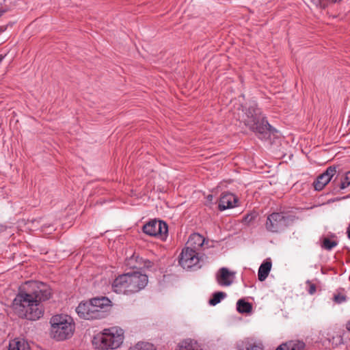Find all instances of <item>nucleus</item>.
<instances>
[{"label":"nucleus","mask_w":350,"mask_h":350,"mask_svg":"<svg viewBox=\"0 0 350 350\" xmlns=\"http://www.w3.org/2000/svg\"><path fill=\"white\" fill-rule=\"evenodd\" d=\"M123 339L122 334H115L111 329H105L104 332L94 337L92 342L96 349L102 350L115 349L120 346Z\"/></svg>","instance_id":"423d86ee"},{"label":"nucleus","mask_w":350,"mask_h":350,"mask_svg":"<svg viewBox=\"0 0 350 350\" xmlns=\"http://www.w3.org/2000/svg\"><path fill=\"white\" fill-rule=\"evenodd\" d=\"M212 198H213V196H212V195H208V200H212Z\"/></svg>","instance_id":"e433bc0d"},{"label":"nucleus","mask_w":350,"mask_h":350,"mask_svg":"<svg viewBox=\"0 0 350 350\" xmlns=\"http://www.w3.org/2000/svg\"><path fill=\"white\" fill-rule=\"evenodd\" d=\"M197 233L191 234L178 257V265L186 271H193L197 265V247L194 239Z\"/></svg>","instance_id":"39448f33"},{"label":"nucleus","mask_w":350,"mask_h":350,"mask_svg":"<svg viewBox=\"0 0 350 350\" xmlns=\"http://www.w3.org/2000/svg\"><path fill=\"white\" fill-rule=\"evenodd\" d=\"M11 308L19 318L29 321L38 320L44 312L42 304L36 301V295H31L28 291L21 288L12 301Z\"/></svg>","instance_id":"f257e3e1"},{"label":"nucleus","mask_w":350,"mask_h":350,"mask_svg":"<svg viewBox=\"0 0 350 350\" xmlns=\"http://www.w3.org/2000/svg\"><path fill=\"white\" fill-rule=\"evenodd\" d=\"M8 25L0 26V33L3 32L4 31H5L7 29Z\"/></svg>","instance_id":"7c9ffc66"},{"label":"nucleus","mask_w":350,"mask_h":350,"mask_svg":"<svg viewBox=\"0 0 350 350\" xmlns=\"http://www.w3.org/2000/svg\"><path fill=\"white\" fill-rule=\"evenodd\" d=\"M239 198L231 193H223L220 198L219 209L224 211L238 206Z\"/></svg>","instance_id":"ddd939ff"},{"label":"nucleus","mask_w":350,"mask_h":350,"mask_svg":"<svg viewBox=\"0 0 350 350\" xmlns=\"http://www.w3.org/2000/svg\"><path fill=\"white\" fill-rule=\"evenodd\" d=\"M247 350H262L260 346L252 345L247 349Z\"/></svg>","instance_id":"c85d7f7f"},{"label":"nucleus","mask_w":350,"mask_h":350,"mask_svg":"<svg viewBox=\"0 0 350 350\" xmlns=\"http://www.w3.org/2000/svg\"><path fill=\"white\" fill-rule=\"evenodd\" d=\"M334 300L337 304H341L346 301V297L342 295H334Z\"/></svg>","instance_id":"bb28decb"},{"label":"nucleus","mask_w":350,"mask_h":350,"mask_svg":"<svg viewBox=\"0 0 350 350\" xmlns=\"http://www.w3.org/2000/svg\"><path fill=\"white\" fill-rule=\"evenodd\" d=\"M135 347H138V350H156L153 345L149 342H138L135 345Z\"/></svg>","instance_id":"5701e85b"},{"label":"nucleus","mask_w":350,"mask_h":350,"mask_svg":"<svg viewBox=\"0 0 350 350\" xmlns=\"http://www.w3.org/2000/svg\"><path fill=\"white\" fill-rule=\"evenodd\" d=\"M8 350H31L29 342L24 338H16L9 343Z\"/></svg>","instance_id":"f3484780"},{"label":"nucleus","mask_w":350,"mask_h":350,"mask_svg":"<svg viewBox=\"0 0 350 350\" xmlns=\"http://www.w3.org/2000/svg\"><path fill=\"white\" fill-rule=\"evenodd\" d=\"M226 296V294L224 292H216L213 295V297L209 300L208 303L211 306H215L225 298Z\"/></svg>","instance_id":"412c9836"},{"label":"nucleus","mask_w":350,"mask_h":350,"mask_svg":"<svg viewBox=\"0 0 350 350\" xmlns=\"http://www.w3.org/2000/svg\"><path fill=\"white\" fill-rule=\"evenodd\" d=\"M336 173V167L335 166H329L326 170L319 175L314 182V187L317 191L322 190L331 180L332 178Z\"/></svg>","instance_id":"f8f14e48"},{"label":"nucleus","mask_w":350,"mask_h":350,"mask_svg":"<svg viewBox=\"0 0 350 350\" xmlns=\"http://www.w3.org/2000/svg\"><path fill=\"white\" fill-rule=\"evenodd\" d=\"M350 185V171L347 172L341 181L340 189H345Z\"/></svg>","instance_id":"b1692460"},{"label":"nucleus","mask_w":350,"mask_h":350,"mask_svg":"<svg viewBox=\"0 0 350 350\" xmlns=\"http://www.w3.org/2000/svg\"><path fill=\"white\" fill-rule=\"evenodd\" d=\"M305 344L301 341H289L280 345L275 350H304Z\"/></svg>","instance_id":"a211bd4d"},{"label":"nucleus","mask_w":350,"mask_h":350,"mask_svg":"<svg viewBox=\"0 0 350 350\" xmlns=\"http://www.w3.org/2000/svg\"><path fill=\"white\" fill-rule=\"evenodd\" d=\"M217 280L221 286H230L233 281V273L229 271L227 268L223 267L219 269Z\"/></svg>","instance_id":"dca6fc26"},{"label":"nucleus","mask_w":350,"mask_h":350,"mask_svg":"<svg viewBox=\"0 0 350 350\" xmlns=\"http://www.w3.org/2000/svg\"><path fill=\"white\" fill-rule=\"evenodd\" d=\"M347 233L348 238L350 239V224H349V227L347 228Z\"/></svg>","instance_id":"2f4dec72"},{"label":"nucleus","mask_w":350,"mask_h":350,"mask_svg":"<svg viewBox=\"0 0 350 350\" xmlns=\"http://www.w3.org/2000/svg\"><path fill=\"white\" fill-rule=\"evenodd\" d=\"M213 241L204 238L202 239V242L198 245V268H200L203 265L208 262V254L202 253V252L205 249L213 247Z\"/></svg>","instance_id":"2eb2a0df"},{"label":"nucleus","mask_w":350,"mask_h":350,"mask_svg":"<svg viewBox=\"0 0 350 350\" xmlns=\"http://www.w3.org/2000/svg\"><path fill=\"white\" fill-rule=\"evenodd\" d=\"M144 262V267L146 269H150L153 267L154 262L149 260H145L143 261Z\"/></svg>","instance_id":"cd10ccee"},{"label":"nucleus","mask_w":350,"mask_h":350,"mask_svg":"<svg viewBox=\"0 0 350 350\" xmlns=\"http://www.w3.org/2000/svg\"><path fill=\"white\" fill-rule=\"evenodd\" d=\"M271 269V262H263L258 269V277L261 282L264 281L268 276Z\"/></svg>","instance_id":"6ab92c4d"},{"label":"nucleus","mask_w":350,"mask_h":350,"mask_svg":"<svg viewBox=\"0 0 350 350\" xmlns=\"http://www.w3.org/2000/svg\"><path fill=\"white\" fill-rule=\"evenodd\" d=\"M148 282V278L146 274L133 271L116 277L112 283V288L117 293L129 295L144 289Z\"/></svg>","instance_id":"f03ea898"},{"label":"nucleus","mask_w":350,"mask_h":350,"mask_svg":"<svg viewBox=\"0 0 350 350\" xmlns=\"http://www.w3.org/2000/svg\"><path fill=\"white\" fill-rule=\"evenodd\" d=\"M31 291L28 292L31 295H36L38 303L42 304V301L49 300L52 296V289L46 283L42 282H29Z\"/></svg>","instance_id":"9b49d317"},{"label":"nucleus","mask_w":350,"mask_h":350,"mask_svg":"<svg viewBox=\"0 0 350 350\" xmlns=\"http://www.w3.org/2000/svg\"><path fill=\"white\" fill-rule=\"evenodd\" d=\"M6 12L5 10H0V17Z\"/></svg>","instance_id":"72a5a7b5"},{"label":"nucleus","mask_w":350,"mask_h":350,"mask_svg":"<svg viewBox=\"0 0 350 350\" xmlns=\"http://www.w3.org/2000/svg\"><path fill=\"white\" fill-rule=\"evenodd\" d=\"M92 301V298L88 301H83L79 303L76 308L79 317L85 320L104 319L105 313L103 311L96 310L95 304Z\"/></svg>","instance_id":"1a4fd4ad"},{"label":"nucleus","mask_w":350,"mask_h":350,"mask_svg":"<svg viewBox=\"0 0 350 350\" xmlns=\"http://www.w3.org/2000/svg\"><path fill=\"white\" fill-rule=\"evenodd\" d=\"M142 231L147 235L159 237L161 240L165 241L168 233V226L163 221L151 219L143 226Z\"/></svg>","instance_id":"6e6552de"},{"label":"nucleus","mask_w":350,"mask_h":350,"mask_svg":"<svg viewBox=\"0 0 350 350\" xmlns=\"http://www.w3.org/2000/svg\"><path fill=\"white\" fill-rule=\"evenodd\" d=\"M338 245V242L335 240H331L327 237H325L322 240L321 247L326 250H331Z\"/></svg>","instance_id":"4be33fe9"},{"label":"nucleus","mask_w":350,"mask_h":350,"mask_svg":"<svg viewBox=\"0 0 350 350\" xmlns=\"http://www.w3.org/2000/svg\"><path fill=\"white\" fill-rule=\"evenodd\" d=\"M306 284L308 286V293L310 295H313L314 293H315L317 289L316 285L310 281H307Z\"/></svg>","instance_id":"a878e982"},{"label":"nucleus","mask_w":350,"mask_h":350,"mask_svg":"<svg viewBox=\"0 0 350 350\" xmlns=\"http://www.w3.org/2000/svg\"><path fill=\"white\" fill-rule=\"evenodd\" d=\"M95 304L96 310L103 311L105 318H106L111 308V301L105 296L96 297L92 298V301Z\"/></svg>","instance_id":"4468645a"},{"label":"nucleus","mask_w":350,"mask_h":350,"mask_svg":"<svg viewBox=\"0 0 350 350\" xmlns=\"http://www.w3.org/2000/svg\"><path fill=\"white\" fill-rule=\"evenodd\" d=\"M51 338L63 341L70 338L75 332V324L71 317L65 314H56L50 320Z\"/></svg>","instance_id":"20e7f679"},{"label":"nucleus","mask_w":350,"mask_h":350,"mask_svg":"<svg viewBox=\"0 0 350 350\" xmlns=\"http://www.w3.org/2000/svg\"><path fill=\"white\" fill-rule=\"evenodd\" d=\"M256 217V215L254 213H249L247 214L243 219V222L247 225L252 223L255 218Z\"/></svg>","instance_id":"393cba45"},{"label":"nucleus","mask_w":350,"mask_h":350,"mask_svg":"<svg viewBox=\"0 0 350 350\" xmlns=\"http://www.w3.org/2000/svg\"><path fill=\"white\" fill-rule=\"evenodd\" d=\"M346 328L347 330L350 331V320L347 322L346 325Z\"/></svg>","instance_id":"473e14b6"},{"label":"nucleus","mask_w":350,"mask_h":350,"mask_svg":"<svg viewBox=\"0 0 350 350\" xmlns=\"http://www.w3.org/2000/svg\"><path fill=\"white\" fill-rule=\"evenodd\" d=\"M238 119L250 130L258 133L260 138L266 137V135L271 131V126L262 116L260 110L254 107H249L245 111H242L241 115L238 114Z\"/></svg>","instance_id":"7ed1b4c3"},{"label":"nucleus","mask_w":350,"mask_h":350,"mask_svg":"<svg viewBox=\"0 0 350 350\" xmlns=\"http://www.w3.org/2000/svg\"><path fill=\"white\" fill-rule=\"evenodd\" d=\"M92 301V298L88 301H83L79 303L76 308L79 317L85 320L104 319L105 313L103 311L96 310L95 304Z\"/></svg>","instance_id":"9d476101"},{"label":"nucleus","mask_w":350,"mask_h":350,"mask_svg":"<svg viewBox=\"0 0 350 350\" xmlns=\"http://www.w3.org/2000/svg\"><path fill=\"white\" fill-rule=\"evenodd\" d=\"M135 258V255H133V256L131 258V259L129 260V262H128V263H127V265H130V266H131V268H133V269H135V268H137V267H136L135 265H131V262H130V261H132V260H133V258ZM137 258H138V256H136V259H137Z\"/></svg>","instance_id":"c756f323"},{"label":"nucleus","mask_w":350,"mask_h":350,"mask_svg":"<svg viewBox=\"0 0 350 350\" xmlns=\"http://www.w3.org/2000/svg\"><path fill=\"white\" fill-rule=\"evenodd\" d=\"M237 309L240 313H247L251 312L252 306L249 302L239 299L237 303Z\"/></svg>","instance_id":"aec40b11"},{"label":"nucleus","mask_w":350,"mask_h":350,"mask_svg":"<svg viewBox=\"0 0 350 350\" xmlns=\"http://www.w3.org/2000/svg\"><path fill=\"white\" fill-rule=\"evenodd\" d=\"M128 350H138V347H135V345L133 347H130Z\"/></svg>","instance_id":"f704fd0d"},{"label":"nucleus","mask_w":350,"mask_h":350,"mask_svg":"<svg viewBox=\"0 0 350 350\" xmlns=\"http://www.w3.org/2000/svg\"><path fill=\"white\" fill-rule=\"evenodd\" d=\"M293 221V218L283 213H273L268 215L265 228L272 233H278L287 228Z\"/></svg>","instance_id":"0eeeda50"},{"label":"nucleus","mask_w":350,"mask_h":350,"mask_svg":"<svg viewBox=\"0 0 350 350\" xmlns=\"http://www.w3.org/2000/svg\"><path fill=\"white\" fill-rule=\"evenodd\" d=\"M198 238H202V237L200 234H198Z\"/></svg>","instance_id":"4c0bfd02"},{"label":"nucleus","mask_w":350,"mask_h":350,"mask_svg":"<svg viewBox=\"0 0 350 350\" xmlns=\"http://www.w3.org/2000/svg\"><path fill=\"white\" fill-rule=\"evenodd\" d=\"M5 56V55H0V62L3 59Z\"/></svg>","instance_id":"c9c22d12"}]
</instances>
